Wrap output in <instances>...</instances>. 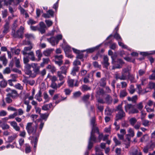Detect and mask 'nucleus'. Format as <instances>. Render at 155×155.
I'll list each match as a JSON object with an SVG mask.
<instances>
[{
  "label": "nucleus",
  "mask_w": 155,
  "mask_h": 155,
  "mask_svg": "<svg viewBox=\"0 0 155 155\" xmlns=\"http://www.w3.org/2000/svg\"><path fill=\"white\" fill-rule=\"evenodd\" d=\"M38 125H34L33 123H28L26 126V129L29 135L32 134L33 136H39L37 131Z\"/></svg>",
  "instance_id": "nucleus-1"
},
{
  "label": "nucleus",
  "mask_w": 155,
  "mask_h": 155,
  "mask_svg": "<svg viewBox=\"0 0 155 155\" xmlns=\"http://www.w3.org/2000/svg\"><path fill=\"white\" fill-rule=\"evenodd\" d=\"M111 58L112 59V63L114 65L112 67V69L114 70L115 68H121L122 65L124 64L123 60L120 59H119L116 61H115L112 56H111Z\"/></svg>",
  "instance_id": "nucleus-2"
},
{
  "label": "nucleus",
  "mask_w": 155,
  "mask_h": 155,
  "mask_svg": "<svg viewBox=\"0 0 155 155\" xmlns=\"http://www.w3.org/2000/svg\"><path fill=\"white\" fill-rule=\"evenodd\" d=\"M32 66L33 71H31V74L30 77L32 78L35 77L39 73L40 70V66H39L37 63H33Z\"/></svg>",
  "instance_id": "nucleus-3"
},
{
  "label": "nucleus",
  "mask_w": 155,
  "mask_h": 155,
  "mask_svg": "<svg viewBox=\"0 0 155 155\" xmlns=\"http://www.w3.org/2000/svg\"><path fill=\"white\" fill-rule=\"evenodd\" d=\"M24 29V28L22 26H21L19 29H18L16 32H14V33H12L13 36L15 38H23V30Z\"/></svg>",
  "instance_id": "nucleus-4"
},
{
  "label": "nucleus",
  "mask_w": 155,
  "mask_h": 155,
  "mask_svg": "<svg viewBox=\"0 0 155 155\" xmlns=\"http://www.w3.org/2000/svg\"><path fill=\"white\" fill-rule=\"evenodd\" d=\"M33 63H31V64H26L25 66V74L27 75H29L30 77L31 74V68H32Z\"/></svg>",
  "instance_id": "nucleus-5"
},
{
  "label": "nucleus",
  "mask_w": 155,
  "mask_h": 155,
  "mask_svg": "<svg viewBox=\"0 0 155 155\" xmlns=\"http://www.w3.org/2000/svg\"><path fill=\"white\" fill-rule=\"evenodd\" d=\"M126 116V114L124 111L121 112H118L117 114H116L115 120L117 121L120 120L122 119Z\"/></svg>",
  "instance_id": "nucleus-6"
},
{
  "label": "nucleus",
  "mask_w": 155,
  "mask_h": 155,
  "mask_svg": "<svg viewBox=\"0 0 155 155\" xmlns=\"http://www.w3.org/2000/svg\"><path fill=\"white\" fill-rule=\"evenodd\" d=\"M26 45H30L29 47H25L24 48L22 52L23 55L28 54V51H31L33 48V45L29 41L28 42Z\"/></svg>",
  "instance_id": "nucleus-7"
},
{
  "label": "nucleus",
  "mask_w": 155,
  "mask_h": 155,
  "mask_svg": "<svg viewBox=\"0 0 155 155\" xmlns=\"http://www.w3.org/2000/svg\"><path fill=\"white\" fill-rule=\"evenodd\" d=\"M39 27H38V31L41 34H43L45 32V28L46 26L43 22H41L39 24Z\"/></svg>",
  "instance_id": "nucleus-8"
},
{
  "label": "nucleus",
  "mask_w": 155,
  "mask_h": 155,
  "mask_svg": "<svg viewBox=\"0 0 155 155\" xmlns=\"http://www.w3.org/2000/svg\"><path fill=\"white\" fill-rule=\"evenodd\" d=\"M8 94V95L10 96L13 99L16 98L19 96L17 91L15 90H12L11 93Z\"/></svg>",
  "instance_id": "nucleus-9"
},
{
  "label": "nucleus",
  "mask_w": 155,
  "mask_h": 155,
  "mask_svg": "<svg viewBox=\"0 0 155 155\" xmlns=\"http://www.w3.org/2000/svg\"><path fill=\"white\" fill-rule=\"evenodd\" d=\"M109 59L107 56H104L103 57V62L102 64L104 66L105 68L108 69V67L110 64L108 62Z\"/></svg>",
  "instance_id": "nucleus-10"
},
{
  "label": "nucleus",
  "mask_w": 155,
  "mask_h": 155,
  "mask_svg": "<svg viewBox=\"0 0 155 155\" xmlns=\"http://www.w3.org/2000/svg\"><path fill=\"white\" fill-rule=\"evenodd\" d=\"M10 125L16 131H19L20 127H19L17 123L15 121H12L10 122Z\"/></svg>",
  "instance_id": "nucleus-11"
},
{
  "label": "nucleus",
  "mask_w": 155,
  "mask_h": 155,
  "mask_svg": "<svg viewBox=\"0 0 155 155\" xmlns=\"http://www.w3.org/2000/svg\"><path fill=\"white\" fill-rule=\"evenodd\" d=\"M28 58L31 61H36L37 59L35 57L34 52L33 51H31L28 52Z\"/></svg>",
  "instance_id": "nucleus-12"
},
{
  "label": "nucleus",
  "mask_w": 155,
  "mask_h": 155,
  "mask_svg": "<svg viewBox=\"0 0 155 155\" xmlns=\"http://www.w3.org/2000/svg\"><path fill=\"white\" fill-rule=\"evenodd\" d=\"M79 69V67L78 66H74L72 68L71 74L74 76L76 75V73L78 72Z\"/></svg>",
  "instance_id": "nucleus-13"
},
{
  "label": "nucleus",
  "mask_w": 155,
  "mask_h": 155,
  "mask_svg": "<svg viewBox=\"0 0 155 155\" xmlns=\"http://www.w3.org/2000/svg\"><path fill=\"white\" fill-rule=\"evenodd\" d=\"M47 40L53 46H54L58 44L56 43V40L54 37H52L50 38H48L47 39Z\"/></svg>",
  "instance_id": "nucleus-14"
},
{
  "label": "nucleus",
  "mask_w": 155,
  "mask_h": 155,
  "mask_svg": "<svg viewBox=\"0 0 155 155\" xmlns=\"http://www.w3.org/2000/svg\"><path fill=\"white\" fill-rule=\"evenodd\" d=\"M9 23L8 22H6L4 26V30L3 33L5 34L7 33L9 31Z\"/></svg>",
  "instance_id": "nucleus-15"
},
{
  "label": "nucleus",
  "mask_w": 155,
  "mask_h": 155,
  "mask_svg": "<svg viewBox=\"0 0 155 155\" xmlns=\"http://www.w3.org/2000/svg\"><path fill=\"white\" fill-rule=\"evenodd\" d=\"M143 117H141V119L142 120V125L144 127L149 126L150 125L151 122L148 120L143 119Z\"/></svg>",
  "instance_id": "nucleus-16"
},
{
  "label": "nucleus",
  "mask_w": 155,
  "mask_h": 155,
  "mask_svg": "<svg viewBox=\"0 0 155 155\" xmlns=\"http://www.w3.org/2000/svg\"><path fill=\"white\" fill-rule=\"evenodd\" d=\"M18 137V135L15 134L13 135L9 136L8 137V142L12 143L14 140Z\"/></svg>",
  "instance_id": "nucleus-17"
},
{
  "label": "nucleus",
  "mask_w": 155,
  "mask_h": 155,
  "mask_svg": "<svg viewBox=\"0 0 155 155\" xmlns=\"http://www.w3.org/2000/svg\"><path fill=\"white\" fill-rule=\"evenodd\" d=\"M69 67V65L66 66L65 65L61 66L60 68V70H61L60 71L61 72V73L66 75Z\"/></svg>",
  "instance_id": "nucleus-18"
},
{
  "label": "nucleus",
  "mask_w": 155,
  "mask_h": 155,
  "mask_svg": "<svg viewBox=\"0 0 155 155\" xmlns=\"http://www.w3.org/2000/svg\"><path fill=\"white\" fill-rule=\"evenodd\" d=\"M105 103L108 104H111L112 101V99L111 97L108 94H107L106 97L104 98Z\"/></svg>",
  "instance_id": "nucleus-19"
},
{
  "label": "nucleus",
  "mask_w": 155,
  "mask_h": 155,
  "mask_svg": "<svg viewBox=\"0 0 155 155\" xmlns=\"http://www.w3.org/2000/svg\"><path fill=\"white\" fill-rule=\"evenodd\" d=\"M106 78L104 77L103 78L100 79L99 82L100 86L102 87H104L106 85Z\"/></svg>",
  "instance_id": "nucleus-20"
},
{
  "label": "nucleus",
  "mask_w": 155,
  "mask_h": 155,
  "mask_svg": "<svg viewBox=\"0 0 155 155\" xmlns=\"http://www.w3.org/2000/svg\"><path fill=\"white\" fill-rule=\"evenodd\" d=\"M133 108V106L130 104H127L124 107L126 112H128L129 114V111L132 110Z\"/></svg>",
  "instance_id": "nucleus-21"
},
{
  "label": "nucleus",
  "mask_w": 155,
  "mask_h": 155,
  "mask_svg": "<svg viewBox=\"0 0 155 155\" xmlns=\"http://www.w3.org/2000/svg\"><path fill=\"white\" fill-rule=\"evenodd\" d=\"M53 50L52 49H47L44 51L43 54L46 56H49Z\"/></svg>",
  "instance_id": "nucleus-22"
},
{
  "label": "nucleus",
  "mask_w": 155,
  "mask_h": 155,
  "mask_svg": "<svg viewBox=\"0 0 155 155\" xmlns=\"http://www.w3.org/2000/svg\"><path fill=\"white\" fill-rule=\"evenodd\" d=\"M42 93L41 90H39L38 93L35 95V98L38 101L40 102L42 100L41 98Z\"/></svg>",
  "instance_id": "nucleus-23"
},
{
  "label": "nucleus",
  "mask_w": 155,
  "mask_h": 155,
  "mask_svg": "<svg viewBox=\"0 0 155 155\" xmlns=\"http://www.w3.org/2000/svg\"><path fill=\"white\" fill-rule=\"evenodd\" d=\"M30 102L27 100L24 101V104L27 105L26 111L27 112H29L31 108V106L29 104Z\"/></svg>",
  "instance_id": "nucleus-24"
},
{
  "label": "nucleus",
  "mask_w": 155,
  "mask_h": 155,
  "mask_svg": "<svg viewBox=\"0 0 155 155\" xmlns=\"http://www.w3.org/2000/svg\"><path fill=\"white\" fill-rule=\"evenodd\" d=\"M74 81V80L71 79L70 76L68 77L67 83L69 87H73V86Z\"/></svg>",
  "instance_id": "nucleus-25"
},
{
  "label": "nucleus",
  "mask_w": 155,
  "mask_h": 155,
  "mask_svg": "<svg viewBox=\"0 0 155 155\" xmlns=\"http://www.w3.org/2000/svg\"><path fill=\"white\" fill-rule=\"evenodd\" d=\"M95 154L96 155H104V153L101 151L100 147L98 146L95 147Z\"/></svg>",
  "instance_id": "nucleus-26"
},
{
  "label": "nucleus",
  "mask_w": 155,
  "mask_h": 155,
  "mask_svg": "<svg viewBox=\"0 0 155 155\" xmlns=\"http://www.w3.org/2000/svg\"><path fill=\"white\" fill-rule=\"evenodd\" d=\"M47 78H49L51 81V82H55L57 80V78L56 76H51L49 74H48Z\"/></svg>",
  "instance_id": "nucleus-27"
},
{
  "label": "nucleus",
  "mask_w": 155,
  "mask_h": 155,
  "mask_svg": "<svg viewBox=\"0 0 155 155\" xmlns=\"http://www.w3.org/2000/svg\"><path fill=\"white\" fill-rule=\"evenodd\" d=\"M0 61H2L3 64L4 66L6 65L8 61L5 55L0 57Z\"/></svg>",
  "instance_id": "nucleus-28"
},
{
  "label": "nucleus",
  "mask_w": 155,
  "mask_h": 155,
  "mask_svg": "<svg viewBox=\"0 0 155 155\" xmlns=\"http://www.w3.org/2000/svg\"><path fill=\"white\" fill-rule=\"evenodd\" d=\"M7 85V82L4 79H3V80L0 82V87H1L5 88L6 87Z\"/></svg>",
  "instance_id": "nucleus-29"
},
{
  "label": "nucleus",
  "mask_w": 155,
  "mask_h": 155,
  "mask_svg": "<svg viewBox=\"0 0 155 155\" xmlns=\"http://www.w3.org/2000/svg\"><path fill=\"white\" fill-rule=\"evenodd\" d=\"M89 140H90L91 141H92L94 142V143L96 142V137L94 134L91 132L90 137Z\"/></svg>",
  "instance_id": "nucleus-30"
},
{
  "label": "nucleus",
  "mask_w": 155,
  "mask_h": 155,
  "mask_svg": "<svg viewBox=\"0 0 155 155\" xmlns=\"http://www.w3.org/2000/svg\"><path fill=\"white\" fill-rule=\"evenodd\" d=\"M142 154L138 149H135L133 152L130 153V155H142Z\"/></svg>",
  "instance_id": "nucleus-31"
},
{
  "label": "nucleus",
  "mask_w": 155,
  "mask_h": 155,
  "mask_svg": "<svg viewBox=\"0 0 155 155\" xmlns=\"http://www.w3.org/2000/svg\"><path fill=\"white\" fill-rule=\"evenodd\" d=\"M52 106L51 103H50L49 104L45 105L42 107V109L44 110H47L50 109Z\"/></svg>",
  "instance_id": "nucleus-32"
},
{
  "label": "nucleus",
  "mask_w": 155,
  "mask_h": 155,
  "mask_svg": "<svg viewBox=\"0 0 155 155\" xmlns=\"http://www.w3.org/2000/svg\"><path fill=\"white\" fill-rule=\"evenodd\" d=\"M127 93L125 90L120 91V98H123L127 95Z\"/></svg>",
  "instance_id": "nucleus-33"
},
{
  "label": "nucleus",
  "mask_w": 155,
  "mask_h": 155,
  "mask_svg": "<svg viewBox=\"0 0 155 155\" xmlns=\"http://www.w3.org/2000/svg\"><path fill=\"white\" fill-rule=\"evenodd\" d=\"M129 121L130 124L131 125L134 126L137 122V120L136 118L133 117L129 119Z\"/></svg>",
  "instance_id": "nucleus-34"
},
{
  "label": "nucleus",
  "mask_w": 155,
  "mask_h": 155,
  "mask_svg": "<svg viewBox=\"0 0 155 155\" xmlns=\"http://www.w3.org/2000/svg\"><path fill=\"white\" fill-rule=\"evenodd\" d=\"M10 77L11 78L10 80H12L14 82L17 81V78H18V75L17 74H10Z\"/></svg>",
  "instance_id": "nucleus-35"
},
{
  "label": "nucleus",
  "mask_w": 155,
  "mask_h": 155,
  "mask_svg": "<svg viewBox=\"0 0 155 155\" xmlns=\"http://www.w3.org/2000/svg\"><path fill=\"white\" fill-rule=\"evenodd\" d=\"M63 73H61V72L60 71H58L57 72V76L59 78V79L60 81H62L63 80L64 78V77L62 75Z\"/></svg>",
  "instance_id": "nucleus-36"
},
{
  "label": "nucleus",
  "mask_w": 155,
  "mask_h": 155,
  "mask_svg": "<svg viewBox=\"0 0 155 155\" xmlns=\"http://www.w3.org/2000/svg\"><path fill=\"white\" fill-rule=\"evenodd\" d=\"M44 122L42 121L41 120L40 121V124L39 125V130H37L38 133V135H39L40 133L42 130V128L44 126Z\"/></svg>",
  "instance_id": "nucleus-37"
},
{
  "label": "nucleus",
  "mask_w": 155,
  "mask_h": 155,
  "mask_svg": "<svg viewBox=\"0 0 155 155\" xmlns=\"http://www.w3.org/2000/svg\"><path fill=\"white\" fill-rule=\"evenodd\" d=\"M36 56L38 57V60L39 61L41 59V58L42 56V54L41 51L40 50H37L36 51Z\"/></svg>",
  "instance_id": "nucleus-38"
},
{
  "label": "nucleus",
  "mask_w": 155,
  "mask_h": 155,
  "mask_svg": "<svg viewBox=\"0 0 155 155\" xmlns=\"http://www.w3.org/2000/svg\"><path fill=\"white\" fill-rule=\"evenodd\" d=\"M105 114L107 115H110L113 112L112 110L109 107H106L105 110Z\"/></svg>",
  "instance_id": "nucleus-39"
},
{
  "label": "nucleus",
  "mask_w": 155,
  "mask_h": 155,
  "mask_svg": "<svg viewBox=\"0 0 155 155\" xmlns=\"http://www.w3.org/2000/svg\"><path fill=\"white\" fill-rule=\"evenodd\" d=\"M128 132L129 133V135L132 137H133L134 136V132L133 129L129 128L128 130Z\"/></svg>",
  "instance_id": "nucleus-40"
},
{
  "label": "nucleus",
  "mask_w": 155,
  "mask_h": 155,
  "mask_svg": "<svg viewBox=\"0 0 155 155\" xmlns=\"http://www.w3.org/2000/svg\"><path fill=\"white\" fill-rule=\"evenodd\" d=\"M131 68V67L130 66H128L123 69L122 72L125 74L127 73L129 75V71L130 70Z\"/></svg>",
  "instance_id": "nucleus-41"
},
{
  "label": "nucleus",
  "mask_w": 155,
  "mask_h": 155,
  "mask_svg": "<svg viewBox=\"0 0 155 155\" xmlns=\"http://www.w3.org/2000/svg\"><path fill=\"white\" fill-rule=\"evenodd\" d=\"M15 61V65L17 68H20V61L19 59H17L16 57L14 58Z\"/></svg>",
  "instance_id": "nucleus-42"
},
{
  "label": "nucleus",
  "mask_w": 155,
  "mask_h": 155,
  "mask_svg": "<svg viewBox=\"0 0 155 155\" xmlns=\"http://www.w3.org/2000/svg\"><path fill=\"white\" fill-rule=\"evenodd\" d=\"M11 72V70L10 68L6 67L3 71V73L4 74H8Z\"/></svg>",
  "instance_id": "nucleus-43"
},
{
  "label": "nucleus",
  "mask_w": 155,
  "mask_h": 155,
  "mask_svg": "<svg viewBox=\"0 0 155 155\" xmlns=\"http://www.w3.org/2000/svg\"><path fill=\"white\" fill-rule=\"evenodd\" d=\"M90 95L89 94H87L84 95L82 97V101L85 102H86L89 100Z\"/></svg>",
  "instance_id": "nucleus-44"
},
{
  "label": "nucleus",
  "mask_w": 155,
  "mask_h": 155,
  "mask_svg": "<svg viewBox=\"0 0 155 155\" xmlns=\"http://www.w3.org/2000/svg\"><path fill=\"white\" fill-rule=\"evenodd\" d=\"M44 98L45 100L44 103L48 102L50 100V98L49 97L48 95L46 92L44 93Z\"/></svg>",
  "instance_id": "nucleus-45"
},
{
  "label": "nucleus",
  "mask_w": 155,
  "mask_h": 155,
  "mask_svg": "<svg viewBox=\"0 0 155 155\" xmlns=\"http://www.w3.org/2000/svg\"><path fill=\"white\" fill-rule=\"evenodd\" d=\"M129 92L131 94H133L135 91L134 86L133 85H131L130 86L129 89L128 90Z\"/></svg>",
  "instance_id": "nucleus-46"
},
{
  "label": "nucleus",
  "mask_w": 155,
  "mask_h": 155,
  "mask_svg": "<svg viewBox=\"0 0 155 155\" xmlns=\"http://www.w3.org/2000/svg\"><path fill=\"white\" fill-rule=\"evenodd\" d=\"M45 22L48 27H49L51 26L53 24L52 21L50 20H46Z\"/></svg>",
  "instance_id": "nucleus-47"
},
{
  "label": "nucleus",
  "mask_w": 155,
  "mask_h": 155,
  "mask_svg": "<svg viewBox=\"0 0 155 155\" xmlns=\"http://www.w3.org/2000/svg\"><path fill=\"white\" fill-rule=\"evenodd\" d=\"M146 72L145 69H140L138 71V75L140 76H141L144 75Z\"/></svg>",
  "instance_id": "nucleus-48"
},
{
  "label": "nucleus",
  "mask_w": 155,
  "mask_h": 155,
  "mask_svg": "<svg viewBox=\"0 0 155 155\" xmlns=\"http://www.w3.org/2000/svg\"><path fill=\"white\" fill-rule=\"evenodd\" d=\"M11 97H12L9 95H8V94H7L5 100L7 103H10L12 102V100L11 98Z\"/></svg>",
  "instance_id": "nucleus-49"
},
{
  "label": "nucleus",
  "mask_w": 155,
  "mask_h": 155,
  "mask_svg": "<svg viewBox=\"0 0 155 155\" xmlns=\"http://www.w3.org/2000/svg\"><path fill=\"white\" fill-rule=\"evenodd\" d=\"M91 88L90 87L84 85L82 86V90L83 91H87L88 90H90Z\"/></svg>",
  "instance_id": "nucleus-50"
},
{
  "label": "nucleus",
  "mask_w": 155,
  "mask_h": 155,
  "mask_svg": "<svg viewBox=\"0 0 155 155\" xmlns=\"http://www.w3.org/2000/svg\"><path fill=\"white\" fill-rule=\"evenodd\" d=\"M40 115V116L41 117L42 119L45 120H46L49 115V114L47 113L44 114H41Z\"/></svg>",
  "instance_id": "nucleus-51"
},
{
  "label": "nucleus",
  "mask_w": 155,
  "mask_h": 155,
  "mask_svg": "<svg viewBox=\"0 0 155 155\" xmlns=\"http://www.w3.org/2000/svg\"><path fill=\"white\" fill-rule=\"evenodd\" d=\"M114 37V38L118 41V42L119 41H122V39L120 36L117 33L115 34Z\"/></svg>",
  "instance_id": "nucleus-52"
},
{
  "label": "nucleus",
  "mask_w": 155,
  "mask_h": 155,
  "mask_svg": "<svg viewBox=\"0 0 155 155\" xmlns=\"http://www.w3.org/2000/svg\"><path fill=\"white\" fill-rule=\"evenodd\" d=\"M54 58L55 60H62V59L63 58V56L61 54L60 55H56L55 56Z\"/></svg>",
  "instance_id": "nucleus-53"
},
{
  "label": "nucleus",
  "mask_w": 155,
  "mask_h": 155,
  "mask_svg": "<svg viewBox=\"0 0 155 155\" xmlns=\"http://www.w3.org/2000/svg\"><path fill=\"white\" fill-rule=\"evenodd\" d=\"M136 107L138 110H141L143 107L142 102H140L137 104Z\"/></svg>",
  "instance_id": "nucleus-54"
},
{
  "label": "nucleus",
  "mask_w": 155,
  "mask_h": 155,
  "mask_svg": "<svg viewBox=\"0 0 155 155\" xmlns=\"http://www.w3.org/2000/svg\"><path fill=\"white\" fill-rule=\"evenodd\" d=\"M31 151V147L29 145L26 144L25 148V152L26 153H28Z\"/></svg>",
  "instance_id": "nucleus-55"
},
{
  "label": "nucleus",
  "mask_w": 155,
  "mask_h": 155,
  "mask_svg": "<svg viewBox=\"0 0 155 155\" xmlns=\"http://www.w3.org/2000/svg\"><path fill=\"white\" fill-rule=\"evenodd\" d=\"M61 46L63 48L65 51H69L70 50V47L68 45H66L64 46L63 44H62L61 45Z\"/></svg>",
  "instance_id": "nucleus-56"
},
{
  "label": "nucleus",
  "mask_w": 155,
  "mask_h": 155,
  "mask_svg": "<svg viewBox=\"0 0 155 155\" xmlns=\"http://www.w3.org/2000/svg\"><path fill=\"white\" fill-rule=\"evenodd\" d=\"M118 44L119 46L121 47L122 48L124 49H127V46L124 44L123 43L121 42V41H118Z\"/></svg>",
  "instance_id": "nucleus-57"
},
{
  "label": "nucleus",
  "mask_w": 155,
  "mask_h": 155,
  "mask_svg": "<svg viewBox=\"0 0 155 155\" xmlns=\"http://www.w3.org/2000/svg\"><path fill=\"white\" fill-rule=\"evenodd\" d=\"M36 23V22L35 21L31 18H29L27 21V23L29 25H32L35 24Z\"/></svg>",
  "instance_id": "nucleus-58"
},
{
  "label": "nucleus",
  "mask_w": 155,
  "mask_h": 155,
  "mask_svg": "<svg viewBox=\"0 0 155 155\" xmlns=\"http://www.w3.org/2000/svg\"><path fill=\"white\" fill-rule=\"evenodd\" d=\"M116 111L118 112L124 111L122 107V104L118 105L116 107Z\"/></svg>",
  "instance_id": "nucleus-59"
},
{
  "label": "nucleus",
  "mask_w": 155,
  "mask_h": 155,
  "mask_svg": "<svg viewBox=\"0 0 155 155\" xmlns=\"http://www.w3.org/2000/svg\"><path fill=\"white\" fill-rule=\"evenodd\" d=\"M55 38L56 40V43H58L59 42V41L60 40H61L62 39V36L61 34L58 35H57L56 36Z\"/></svg>",
  "instance_id": "nucleus-60"
},
{
  "label": "nucleus",
  "mask_w": 155,
  "mask_h": 155,
  "mask_svg": "<svg viewBox=\"0 0 155 155\" xmlns=\"http://www.w3.org/2000/svg\"><path fill=\"white\" fill-rule=\"evenodd\" d=\"M139 112V111L137 110V109L134 108L133 107V108H132V110L130 111L129 112V114H135V113H137Z\"/></svg>",
  "instance_id": "nucleus-61"
},
{
  "label": "nucleus",
  "mask_w": 155,
  "mask_h": 155,
  "mask_svg": "<svg viewBox=\"0 0 155 155\" xmlns=\"http://www.w3.org/2000/svg\"><path fill=\"white\" fill-rule=\"evenodd\" d=\"M46 71L45 69L42 70L41 71H39L38 74H40L42 77H44L46 74Z\"/></svg>",
  "instance_id": "nucleus-62"
},
{
  "label": "nucleus",
  "mask_w": 155,
  "mask_h": 155,
  "mask_svg": "<svg viewBox=\"0 0 155 155\" xmlns=\"http://www.w3.org/2000/svg\"><path fill=\"white\" fill-rule=\"evenodd\" d=\"M81 94V93L80 91H77L73 94V97L74 98H77L80 97Z\"/></svg>",
  "instance_id": "nucleus-63"
},
{
  "label": "nucleus",
  "mask_w": 155,
  "mask_h": 155,
  "mask_svg": "<svg viewBox=\"0 0 155 155\" xmlns=\"http://www.w3.org/2000/svg\"><path fill=\"white\" fill-rule=\"evenodd\" d=\"M148 87L150 89L155 88V83L153 82H150L148 84Z\"/></svg>",
  "instance_id": "nucleus-64"
}]
</instances>
